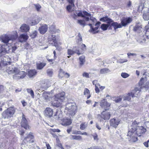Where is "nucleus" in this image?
I'll use <instances>...</instances> for the list:
<instances>
[{"label":"nucleus","mask_w":149,"mask_h":149,"mask_svg":"<svg viewBox=\"0 0 149 149\" xmlns=\"http://www.w3.org/2000/svg\"><path fill=\"white\" fill-rule=\"evenodd\" d=\"M21 125L22 127L26 130L29 129L30 128L28 121L26 118L25 115L23 113L22 114Z\"/></svg>","instance_id":"nucleus-5"},{"label":"nucleus","mask_w":149,"mask_h":149,"mask_svg":"<svg viewBox=\"0 0 149 149\" xmlns=\"http://www.w3.org/2000/svg\"><path fill=\"white\" fill-rule=\"evenodd\" d=\"M26 75V73L24 71H19L18 73L13 75V79H22L24 78Z\"/></svg>","instance_id":"nucleus-9"},{"label":"nucleus","mask_w":149,"mask_h":149,"mask_svg":"<svg viewBox=\"0 0 149 149\" xmlns=\"http://www.w3.org/2000/svg\"><path fill=\"white\" fill-rule=\"evenodd\" d=\"M48 42L49 43L56 46L57 41L56 36L54 35H50L49 36Z\"/></svg>","instance_id":"nucleus-11"},{"label":"nucleus","mask_w":149,"mask_h":149,"mask_svg":"<svg viewBox=\"0 0 149 149\" xmlns=\"http://www.w3.org/2000/svg\"><path fill=\"white\" fill-rule=\"evenodd\" d=\"M72 123V120L71 119L70 117V118H64L63 119L61 124L64 126H67L69 125Z\"/></svg>","instance_id":"nucleus-18"},{"label":"nucleus","mask_w":149,"mask_h":149,"mask_svg":"<svg viewBox=\"0 0 149 149\" xmlns=\"http://www.w3.org/2000/svg\"><path fill=\"white\" fill-rule=\"evenodd\" d=\"M15 112V109L14 107H10L4 111L2 114V118L4 119L12 117Z\"/></svg>","instance_id":"nucleus-2"},{"label":"nucleus","mask_w":149,"mask_h":149,"mask_svg":"<svg viewBox=\"0 0 149 149\" xmlns=\"http://www.w3.org/2000/svg\"><path fill=\"white\" fill-rule=\"evenodd\" d=\"M142 80H143V78H141V81L139 83V86H140V88L136 87L132 91V92L131 93L134 92L135 93V95L134 97H136L137 95H138L141 91V88H142V87L143 86L142 84V82H141V81Z\"/></svg>","instance_id":"nucleus-10"},{"label":"nucleus","mask_w":149,"mask_h":149,"mask_svg":"<svg viewBox=\"0 0 149 149\" xmlns=\"http://www.w3.org/2000/svg\"><path fill=\"white\" fill-rule=\"evenodd\" d=\"M87 126V125L86 124H85L84 123H82L80 125V128L81 130H83Z\"/></svg>","instance_id":"nucleus-48"},{"label":"nucleus","mask_w":149,"mask_h":149,"mask_svg":"<svg viewBox=\"0 0 149 149\" xmlns=\"http://www.w3.org/2000/svg\"><path fill=\"white\" fill-rule=\"evenodd\" d=\"M90 27V29L89 30L90 32H92V31L93 30V26L91 24H88Z\"/></svg>","instance_id":"nucleus-62"},{"label":"nucleus","mask_w":149,"mask_h":149,"mask_svg":"<svg viewBox=\"0 0 149 149\" xmlns=\"http://www.w3.org/2000/svg\"><path fill=\"white\" fill-rule=\"evenodd\" d=\"M37 33L38 32L37 31H33L30 34V36L31 38H34L37 36Z\"/></svg>","instance_id":"nucleus-40"},{"label":"nucleus","mask_w":149,"mask_h":149,"mask_svg":"<svg viewBox=\"0 0 149 149\" xmlns=\"http://www.w3.org/2000/svg\"><path fill=\"white\" fill-rule=\"evenodd\" d=\"M26 91L27 92L30 93L31 97L33 98L34 97V94L33 91L31 88H27Z\"/></svg>","instance_id":"nucleus-43"},{"label":"nucleus","mask_w":149,"mask_h":149,"mask_svg":"<svg viewBox=\"0 0 149 149\" xmlns=\"http://www.w3.org/2000/svg\"><path fill=\"white\" fill-rule=\"evenodd\" d=\"M66 75V77H68L70 76V75L68 73H65L63 70L60 69V71L59 74V77L60 78H62L64 75Z\"/></svg>","instance_id":"nucleus-33"},{"label":"nucleus","mask_w":149,"mask_h":149,"mask_svg":"<svg viewBox=\"0 0 149 149\" xmlns=\"http://www.w3.org/2000/svg\"><path fill=\"white\" fill-rule=\"evenodd\" d=\"M70 138L71 140H82V136L80 135H70Z\"/></svg>","instance_id":"nucleus-28"},{"label":"nucleus","mask_w":149,"mask_h":149,"mask_svg":"<svg viewBox=\"0 0 149 149\" xmlns=\"http://www.w3.org/2000/svg\"><path fill=\"white\" fill-rule=\"evenodd\" d=\"M64 95V92L55 95L54 98V101L52 103V105L56 107H61L62 103L65 99Z\"/></svg>","instance_id":"nucleus-1"},{"label":"nucleus","mask_w":149,"mask_h":149,"mask_svg":"<svg viewBox=\"0 0 149 149\" xmlns=\"http://www.w3.org/2000/svg\"><path fill=\"white\" fill-rule=\"evenodd\" d=\"M72 6H73L72 4L69 5L67 6V9L68 11H70V9L72 8Z\"/></svg>","instance_id":"nucleus-61"},{"label":"nucleus","mask_w":149,"mask_h":149,"mask_svg":"<svg viewBox=\"0 0 149 149\" xmlns=\"http://www.w3.org/2000/svg\"><path fill=\"white\" fill-rule=\"evenodd\" d=\"M122 100V98L120 97H118L116 98L114 100L115 102L116 103L120 102Z\"/></svg>","instance_id":"nucleus-59"},{"label":"nucleus","mask_w":149,"mask_h":149,"mask_svg":"<svg viewBox=\"0 0 149 149\" xmlns=\"http://www.w3.org/2000/svg\"><path fill=\"white\" fill-rule=\"evenodd\" d=\"M77 42L79 43V42H82V39L81 37V36L80 33H79L77 37Z\"/></svg>","instance_id":"nucleus-44"},{"label":"nucleus","mask_w":149,"mask_h":149,"mask_svg":"<svg viewBox=\"0 0 149 149\" xmlns=\"http://www.w3.org/2000/svg\"><path fill=\"white\" fill-rule=\"evenodd\" d=\"M127 60L126 59H121L120 60V61L121 63H123L124 62H127Z\"/></svg>","instance_id":"nucleus-63"},{"label":"nucleus","mask_w":149,"mask_h":149,"mask_svg":"<svg viewBox=\"0 0 149 149\" xmlns=\"http://www.w3.org/2000/svg\"><path fill=\"white\" fill-rule=\"evenodd\" d=\"M17 38V34L16 32L14 34L6 35L2 37V41L5 43H8L9 40L13 41L15 40Z\"/></svg>","instance_id":"nucleus-3"},{"label":"nucleus","mask_w":149,"mask_h":149,"mask_svg":"<svg viewBox=\"0 0 149 149\" xmlns=\"http://www.w3.org/2000/svg\"><path fill=\"white\" fill-rule=\"evenodd\" d=\"M135 93L134 92L129 93L123 97L124 101L127 100L130 101L131 99V97H133L135 95Z\"/></svg>","instance_id":"nucleus-21"},{"label":"nucleus","mask_w":149,"mask_h":149,"mask_svg":"<svg viewBox=\"0 0 149 149\" xmlns=\"http://www.w3.org/2000/svg\"><path fill=\"white\" fill-rule=\"evenodd\" d=\"M89 18L90 17V20L92 21L93 23H94L96 21V19L95 18L92 17L91 16V15L90 16H88Z\"/></svg>","instance_id":"nucleus-58"},{"label":"nucleus","mask_w":149,"mask_h":149,"mask_svg":"<svg viewBox=\"0 0 149 149\" xmlns=\"http://www.w3.org/2000/svg\"><path fill=\"white\" fill-rule=\"evenodd\" d=\"M28 38V36L26 34H21L18 38L19 42H22L27 40Z\"/></svg>","instance_id":"nucleus-23"},{"label":"nucleus","mask_w":149,"mask_h":149,"mask_svg":"<svg viewBox=\"0 0 149 149\" xmlns=\"http://www.w3.org/2000/svg\"><path fill=\"white\" fill-rule=\"evenodd\" d=\"M74 53V51L72 49V50L70 49H68V55H69L70 56H68V58H69L70 57V55H72Z\"/></svg>","instance_id":"nucleus-45"},{"label":"nucleus","mask_w":149,"mask_h":149,"mask_svg":"<svg viewBox=\"0 0 149 149\" xmlns=\"http://www.w3.org/2000/svg\"><path fill=\"white\" fill-rule=\"evenodd\" d=\"M70 106L68 108L70 115L72 117L74 116L75 114L77 107L76 106L72 105L71 104H69Z\"/></svg>","instance_id":"nucleus-13"},{"label":"nucleus","mask_w":149,"mask_h":149,"mask_svg":"<svg viewBox=\"0 0 149 149\" xmlns=\"http://www.w3.org/2000/svg\"><path fill=\"white\" fill-rule=\"evenodd\" d=\"M37 72L35 70H30L28 72V76L30 78L34 77L36 75Z\"/></svg>","instance_id":"nucleus-27"},{"label":"nucleus","mask_w":149,"mask_h":149,"mask_svg":"<svg viewBox=\"0 0 149 149\" xmlns=\"http://www.w3.org/2000/svg\"><path fill=\"white\" fill-rule=\"evenodd\" d=\"M50 31L52 33H55L56 31L54 27L53 26H51L49 28Z\"/></svg>","instance_id":"nucleus-49"},{"label":"nucleus","mask_w":149,"mask_h":149,"mask_svg":"<svg viewBox=\"0 0 149 149\" xmlns=\"http://www.w3.org/2000/svg\"><path fill=\"white\" fill-rule=\"evenodd\" d=\"M37 68L38 70H41L46 65V63L45 62L38 63H37Z\"/></svg>","instance_id":"nucleus-34"},{"label":"nucleus","mask_w":149,"mask_h":149,"mask_svg":"<svg viewBox=\"0 0 149 149\" xmlns=\"http://www.w3.org/2000/svg\"><path fill=\"white\" fill-rule=\"evenodd\" d=\"M120 120L118 118H113L110 120V125L115 128H116L120 122Z\"/></svg>","instance_id":"nucleus-14"},{"label":"nucleus","mask_w":149,"mask_h":149,"mask_svg":"<svg viewBox=\"0 0 149 149\" xmlns=\"http://www.w3.org/2000/svg\"><path fill=\"white\" fill-rule=\"evenodd\" d=\"M82 76L84 77H85L86 78L89 77V75L88 73L86 72H84L82 74Z\"/></svg>","instance_id":"nucleus-54"},{"label":"nucleus","mask_w":149,"mask_h":149,"mask_svg":"<svg viewBox=\"0 0 149 149\" xmlns=\"http://www.w3.org/2000/svg\"><path fill=\"white\" fill-rule=\"evenodd\" d=\"M85 57L84 56H82L79 57V65L80 66L84 64L85 62Z\"/></svg>","instance_id":"nucleus-36"},{"label":"nucleus","mask_w":149,"mask_h":149,"mask_svg":"<svg viewBox=\"0 0 149 149\" xmlns=\"http://www.w3.org/2000/svg\"><path fill=\"white\" fill-rule=\"evenodd\" d=\"M99 27L97 26L94 28L93 27V30L92 31V32H93V33H96L98 32V31L95 32V31L97 30L98 28Z\"/></svg>","instance_id":"nucleus-56"},{"label":"nucleus","mask_w":149,"mask_h":149,"mask_svg":"<svg viewBox=\"0 0 149 149\" xmlns=\"http://www.w3.org/2000/svg\"><path fill=\"white\" fill-rule=\"evenodd\" d=\"M78 16L84 18L85 20L88 21H89L90 19L88 16H90L91 14L86 11H83V13L80 11L79 12L76 13Z\"/></svg>","instance_id":"nucleus-8"},{"label":"nucleus","mask_w":149,"mask_h":149,"mask_svg":"<svg viewBox=\"0 0 149 149\" xmlns=\"http://www.w3.org/2000/svg\"><path fill=\"white\" fill-rule=\"evenodd\" d=\"M84 95H88L90 94V91L88 89L86 88L84 90Z\"/></svg>","instance_id":"nucleus-50"},{"label":"nucleus","mask_w":149,"mask_h":149,"mask_svg":"<svg viewBox=\"0 0 149 149\" xmlns=\"http://www.w3.org/2000/svg\"><path fill=\"white\" fill-rule=\"evenodd\" d=\"M7 72L9 74H16L19 72V70L17 68L10 67L7 69Z\"/></svg>","instance_id":"nucleus-15"},{"label":"nucleus","mask_w":149,"mask_h":149,"mask_svg":"<svg viewBox=\"0 0 149 149\" xmlns=\"http://www.w3.org/2000/svg\"><path fill=\"white\" fill-rule=\"evenodd\" d=\"M20 29L22 32H27L29 31V27L26 24H23L20 27Z\"/></svg>","instance_id":"nucleus-26"},{"label":"nucleus","mask_w":149,"mask_h":149,"mask_svg":"<svg viewBox=\"0 0 149 149\" xmlns=\"http://www.w3.org/2000/svg\"><path fill=\"white\" fill-rule=\"evenodd\" d=\"M110 25V24H102L101 26V28L103 31H105L108 28Z\"/></svg>","instance_id":"nucleus-39"},{"label":"nucleus","mask_w":149,"mask_h":149,"mask_svg":"<svg viewBox=\"0 0 149 149\" xmlns=\"http://www.w3.org/2000/svg\"><path fill=\"white\" fill-rule=\"evenodd\" d=\"M86 46L84 44H82L81 45V48L80 51H77L76 52L78 55H79L83 54L86 50Z\"/></svg>","instance_id":"nucleus-24"},{"label":"nucleus","mask_w":149,"mask_h":149,"mask_svg":"<svg viewBox=\"0 0 149 149\" xmlns=\"http://www.w3.org/2000/svg\"><path fill=\"white\" fill-rule=\"evenodd\" d=\"M7 47V45H0V56L3 55L4 54L7 52L6 47Z\"/></svg>","instance_id":"nucleus-25"},{"label":"nucleus","mask_w":149,"mask_h":149,"mask_svg":"<svg viewBox=\"0 0 149 149\" xmlns=\"http://www.w3.org/2000/svg\"><path fill=\"white\" fill-rule=\"evenodd\" d=\"M149 142V140H148L147 142H144L143 144L144 146L146 147H148V142Z\"/></svg>","instance_id":"nucleus-64"},{"label":"nucleus","mask_w":149,"mask_h":149,"mask_svg":"<svg viewBox=\"0 0 149 149\" xmlns=\"http://www.w3.org/2000/svg\"><path fill=\"white\" fill-rule=\"evenodd\" d=\"M146 39L144 37L143 35L140 36L137 40V41L141 45H143L146 43Z\"/></svg>","instance_id":"nucleus-31"},{"label":"nucleus","mask_w":149,"mask_h":149,"mask_svg":"<svg viewBox=\"0 0 149 149\" xmlns=\"http://www.w3.org/2000/svg\"><path fill=\"white\" fill-rule=\"evenodd\" d=\"M141 28V26L136 25L134 27L133 30L135 31L138 32L140 31Z\"/></svg>","instance_id":"nucleus-41"},{"label":"nucleus","mask_w":149,"mask_h":149,"mask_svg":"<svg viewBox=\"0 0 149 149\" xmlns=\"http://www.w3.org/2000/svg\"><path fill=\"white\" fill-rule=\"evenodd\" d=\"M100 21L103 22H107L108 24H110L111 23L113 22V20L107 17H105L101 18L100 19Z\"/></svg>","instance_id":"nucleus-30"},{"label":"nucleus","mask_w":149,"mask_h":149,"mask_svg":"<svg viewBox=\"0 0 149 149\" xmlns=\"http://www.w3.org/2000/svg\"><path fill=\"white\" fill-rule=\"evenodd\" d=\"M100 106L106 111L109 109L110 104L108 103L106 100L103 99L101 102Z\"/></svg>","instance_id":"nucleus-12"},{"label":"nucleus","mask_w":149,"mask_h":149,"mask_svg":"<svg viewBox=\"0 0 149 149\" xmlns=\"http://www.w3.org/2000/svg\"><path fill=\"white\" fill-rule=\"evenodd\" d=\"M135 130L133 127L131 128L128 133V136H130L131 138V140L135 142L137 140V137H136V134L135 133Z\"/></svg>","instance_id":"nucleus-6"},{"label":"nucleus","mask_w":149,"mask_h":149,"mask_svg":"<svg viewBox=\"0 0 149 149\" xmlns=\"http://www.w3.org/2000/svg\"><path fill=\"white\" fill-rule=\"evenodd\" d=\"M121 75L123 78H126L129 77L130 75L125 72H122L121 73Z\"/></svg>","instance_id":"nucleus-46"},{"label":"nucleus","mask_w":149,"mask_h":149,"mask_svg":"<svg viewBox=\"0 0 149 149\" xmlns=\"http://www.w3.org/2000/svg\"><path fill=\"white\" fill-rule=\"evenodd\" d=\"M77 22L80 25L84 27L86 25L85 20H77Z\"/></svg>","instance_id":"nucleus-42"},{"label":"nucleus","mask_w":149,"mask_h":149,"mask_svg":"<svg viewBox=\"0 0 149 149\" xmlns=\"http://www.w3.org/2000/svg\"><path fill=\"white\" fill-rule=\"evenodd\" d=\"M111 72V71L107 68H104L101 69L100 71V74H104L109 73Z\"/></svg>","instance_id":"nucleus-37"},{"label":"nucleus","mask_w":149,"mask_h":149,"mask_svg":"<svg viewBox=\"0 0 149 149\" xmlns=\"http://www.w3.org/2000/svg\"><path fill=\"white\" fill-rule=\"evenodd\" d=\"M33 133L31 132H30L29 134L27 135V136L25 137L24 139V141L25 142H26L27 143H30V140H28V139H33L34 136L33 135Z\"/></svg>","instance_id":"nucleus-22"},{"label":"nucleus","mask_w":149,"mask_h":149,"mask_svg":"<svg viewBox=\"0 0 149 149\" xmlns=\"http://www.w3.org/2000/svg\"><path fill=\"white\" fill-rule=\"evenodd\" d=\"M110 25L113 26L115 30H116L117 29L121 28L122 27L121 24H118L117 22H114L113 21V22L111 23Z\"/></svg>","instance_id":"nucleus-32"},{"label":"nucleus","mask_w":149,"mask_h":149,"mask_svg":"<svg viewBox=\"0 0 149 149\" xmlns=\"http://www.w3.org/2000/svg\"><path fill=\"white\" fill-rule=\"evenodd\" d=\"M73 50L74 53H76V52L77 51H80V49H79V47H74L73 48Z\"/></svg>","instance_id":"nucleus-55"},{"label":"nucleus","mask_w":149,"mask_h":149,"mask_svg":"<svg viewBox=\"0 0 149 149\" xmlns=\"http://www.w3.org/2000/svg\"><path fill=\"white\" fill-rule=\"evenodd\" d=\"M110 117V114L107 111H103L101 114L100 118L104 120H108Z\"/></svg>","instance_id":"nucleus-17"},{"label":"nucleus","mask_w":149,"mask_h":149,"mask_svg":"<svg viewBox=\"0 0 149 149\" xmlns=\"http://www.w3.org/2000/svg\"><path fill=\"white\" fill-rule=\"evenodd\" d=\"M34 5L37 10L39 11L41 7V6L38 4H34Z\"/></svg>","instance_id":"nucleus-53"},{"label":"nucleus","mask_w":149,"mask_h":149,"mask_svg":"<svg viewBox=\"0 0 149 149\" xmlns=\"http://www.w3.org/2000/svg\"><path fill=\"white\" fill-rule=\"evenodd\" d=\"M144 88L146 91H148L149 92V81L147 82Z\"/></svg>","instance_id":"nucleus-51"},{"label":"nucleus","mask_w":149,"mask_h":149,"mask_svg":"<svg viewBox=\"0 0 149 149\" xmlns=\"http://www.w3.org/2000/svg\"><path fill=\"white\" fill-rule=\"evenodd\" d=\"M135 124L134 123H132L131 126V127H133L135 130V133L136 135L139 136H141L142 134H144L146 131V130L143 127H136V125L134 126Z\"/></svg>","instance_id":"nucleus-4"},{"label":"nucleus","mask_w":149,"mask_h":149,"mask_svg":"<svg viewBox=\"0 0 149 149\" xmlns=\"http://www.w3.org/2000/svg\"><path fill=\"white\" fill-rule=\"evenodd\" d=\"M143 17L145 20H149V9L146 8L143 11Z\"/></svg>","instance_id":"nucleus-19"},{"label":"nucleus","mask_w":149,"mask_h":149,"mask_svg":"<svg viewBox=\"0 0 149 149\" xmlns=\"http://www.w3.org/2000/svg\"><path fill=\"white\" fill-rule=\"evenodd\" d=\"M48 29V26L46 24L42 25L40 26L38 30L41 34H44L46 32Z\"/></svg>","instance_id":"nucleus-16"},{"label":"nucleus","mask_w":149,"mask_h":149,"mask_svg":"<svg viewBox=\"0 0 149 149\" xmlns=\"http://www.w3.org/2000/svg\"><path fill=\"white\" fill-rule=\"evenodd\" d=\"M144 32L147 38L149 39V27L148 26H145Z\"/></svg>","instance_id":"nucleus-35"},{"label":"nucleus","mask_w":149,"mask_h":149,"mask_svg":"<svg viewBox=\"0 0 149 149\" xmlns=\"http://www.w3.org/2000/svg\"><path fill=\"white\" fill-rule=\"evenodd\" d=\"M47 73L48 76L51 77L53 74L52 70L51 69H48L47 70Z\"/></svg>","instance_id":"nucleus-47"},{"label":"nucleus","mask_w":149,"mask_h":149,"mask_svg":"<svg viewBox=\"0 0 149 149\" xmlns=\"http://www.w3.org/2000/svg\"><path fill=\"white\" fill-rule=\"evenodd\" d=\"M92 136L93 137L94 139L95 140H98L97 135L96 133H95L92 134Z\"/></svg>","instance_id":"nucleus-52"},{"label":"nucleus","mask_w":149,"mask_h":149,"mask_svg":"<svg viewBox=\"0 0 149 149\" xmlns=\"http://www.w3.org/2000/svg\"><path fill=\"white\" fill-rule=\"evenodd\" d=\"M41 19L38 17H37V18L36 19L34 20L36 21V22L35 24H38L39 23V21H40Z\"/></svg>","instance_id":"nucleus-60"},{"label":"nucleus","mask_w":149,"mask_h":149,"mask_svg":"<svg viewBox=\"0 0 149 149\" xmlns=\"http://www.w3.org/2000/svg\"><path fill=\"white\" fill-rule=\"evenodd\" d=\"M127 55L128 58H130V56H136L137 54L135 53H128L127 54Z\"/></svg>","instance_id":"nucleus-57"},{"label":"nucleus","mask_w":149,"mask_h":149,"mask_svg":"<svg viewBox=\"0 0 149 149\" xmlns=\"http://www.w3.org/2000/svg\"><path fill=\"white\" fill-rule=\"evenodd\" d=\"M52 110L50 108H47L45 111V115L47 117H50L53 115Z\"/></svg>","instance_id":"nucleus-20"},{"label":"nucleus","mask_w":149,"mask_h":149,"mask_svg":"<svg viewBox=\"0 0 149 149\" xmlns=\"http://www.w3.org/2000/svg\"><path fill=\"white\" fill-rule=\"evenodd\" d=\"M49 94L46 92H44L43 93L42 96L47 101L49 100Z\"/></svg>","instance_id":"nucleus-38"},{"label":"nucleus","mask_w":149,"mask_h":149,"mask_svg":"<svg viewBox=\"0 0 149 149\" xmlns=\"http://www.w3.org/2000/svg\"><path fill=\"white\" fill-rule=\"evenodd\" d=\"M62 116V113L60 111H57L55 113L54 116V118L56 120H58L61 119Z\"/></svg>","instance_id":"nucleus-29"},{"label":"nucleus","mask_w":149,"mask_h":149,"mask_svg":"<svg viewBox=\"0 0 149 149\" xmlns=\"http://www.w3.org/2000/svg\"><path fill=\"white\" fill-rule=\"evenodd\" d=\"M132 19L130 17H123L121 19V23L122 26H126L130 23L132 21Z\"/></svg>","instance_id":"nucleus-7"}]
</instances>
